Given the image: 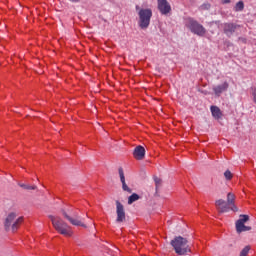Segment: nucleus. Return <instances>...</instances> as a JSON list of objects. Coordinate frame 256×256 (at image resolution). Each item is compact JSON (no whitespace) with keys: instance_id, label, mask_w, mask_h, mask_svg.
Listing matches in <instances>:
<instances>
[{"instance_id":"1","label":"nucleus","mask_w":256,"mask_h":256,"mask_svg":"<svg viewBox=\"0 0 256 256\" xmlns=\"http://www.w3.org/2000/svg\"><path fill=\"white\" fill-rule=\"evenodd\" d=\"M49 219L52 222V225L60 235H64V237H72L73 236V229L69 224H67L61 217L49 215Z\"/></svg>"},{"instance_id":"2","label":"nucleus","mask_w":256,"mask_h":256,"mask_svg":"<svg viewBox=\"0 0 256 256\" xmlns=\"http://www.w3.org/2000/svg\"><path fill=\"white\" fill-rule=\"evenodd\" d=\"M170 245H172L177 255H187V253H191L189 240L182 236H176L173 240H171Z\"/></svg>"},{"instance_id":"3","label":"nucleus","mask_w":256,"mask_h":256,"mask_svg":"<svg viewBox=\"0 0 256 256\" xmlns=\"http://www.w3.org/2000/svg\"><path fill=\"white\" fill-rule=\"evenodd\" d=\"M136 11H138L139 22L138 25L140 29H148L151 25V18L153 17V11L150 8H139L136 6Z\"/></svg>"},{"instance_id":"4","label":"nucleus","mask_w":256,"mask_h":256,"mask_svg":"<svg viewBox=\"0 0 256 256\" xmlns=\"http://www.w3.org/2000/svg\"><path fill=\"white\" fill-rule=\"evenodd\" d=\"M23 223V217H18L15 212H11L5 219L4 226L6 231L12 229V232L15 233L19 229L20 225Z\"/></svg>"},{"instance_id":"5","label":"nucleus","mask_w":256,"mask_h":256,"mask_svg":"<svg viewBox=\"0 0 256 256\" xmlns=\"http://www.w3.org/2000/svg\"><path fill=\"white\" fill-rule=\"evenodd\" d=\"M62 215L71 225H74L75 227H84L87 228V225H85V219L79 215L77 212H73L72 215L70 216L67 214L65 210H62Z\"/></svg>"},{"instance_id":"6","label":"nucleus","mask_w":256,"mask_h":256,"mask_svg":"<svg viewBox=\"0 0 256 256\" xmlns=\"http://www.w3.org/2000/svg\"><path fill=\"white\" fill-rule=\"evenodd\" d=\"M186 27L191 31V33L198 35V37H204L205 33H207V30L203 25L191 18L188 19Z\"/></svg>"},{"instance_id":"7","label":"nucleus","mask_w":256,"mask_h":256,"mask_svg":"<svg viewBox=\"0 0 256 256\" xmlns=\"http://www.w3.org/2000/svg\"><path fill=\"white\" fill-rule=\"evenodd\" d=\"M116 223H123L125 222L126 216H125V207L119 200L116 201Z\"/></svg>"},{"instance_id":"8","label":"nucleus","mask_w":256,"mask_h":256,"mask_svg":"<svg viewBox=\"0 0 256 256\" xmlns=\"http://www.w3.org/2000/svg\"><path fill=\"white\" fill-rule=\"evenodd\" d=\"M158 11L162 15H169L171 13V4L167 0H157Z\"/></svg>"},{"instance_id":"9","label":"nucleus","mask_w":256,"mask_h":256,"mask_svg":"<svg viewBox=\"0 0 256 256\" xmlns=\"http://www.w3.org/2000/svg\"><path fill=\"white\" fill-rule=\"evenodd\" d=\"M215 205L218 208L219 213H229L233 207L232 204H229V202H226L223 199L216 200Z\"/></svg>"},{"instance_id":"10","label":"nucleus","mask_w":256,"mask_h":256,"mask_svg":"<svg viewBox=\"0 0 256 256\" xmlns=\"http://www.w3.org/2000/svg\"><path fill=\"white\" fill-rule=\"evenodd\" d=\"M239 25L235 23H224L223 24V31L227 37H231L235 31H237V28Z\"/></svg>"},{"instance_id":"11","label":"nucleus","mask_w":256,"mask_h":256,"mask_svg":"<svg viewBox=\"0 0 256 256\" xmlns=\"http://www.w3.org/2000/svg\"><path fill=\"white\" fill-rule=\"evenodd\" d=\"M133 155L138 161L143 160L145 158V148L141 145L137 146L133 151Z\"/></svg>"},{"instance_id":"12","label":"nucleus","mask_w":256,"mask_h":256,"mask_svg":"<svg viewBox=\"0 0 256 256\" xmlns=\"http://www.w3.org/2000/svg\"><path fill=\"white\" fill-rule=\"evenodd\" d=\"M228 89H229L228 82H224L223 84L213 87V91L215 95H217L218 97L219 95H221V93H224V91H227Z\"/></svg>"},{"instance_id":"13","label":"nucleus","mask_w":256,"mask_h":256,"mask_svg":"<svg viewBox=\"0 0 256 256\" xmlns=\"http://www.w3.org/2000/svg\"><path fill=\"white\" fill-rule=\"evenodd\" d=\"M227 203H228V205H232L231 211H234V212L239 211V208H237V206H235V194H233V193L227 194Z\"/></svg>"},{"instance_id":"14","label":"nucleus","mask_w":256,"mask_h":256,"mask_svg":"<svg viewBox=\"0 0 256 256\" xmlns=\"http://www.w3.org/2000/svg\"><path fill=\"white\" fill-rule=\"evenodd\" d=\"M210 111L214 119L219 120L221 117H223V112H221V109L218 106H211Z\"/></svg>"},{"instance_id":"15","label":"nucleus","mask_w":256,"mask_h":256,"mask_svg":"<svg viewBox=\"0 0 256 256\" xmlns=\"http://www.w3.org/2000/svg\"><path fill=\"white\" fill-rule=\"evenodd\" d=\"M236 231H237V233H243L245 231H251V227L245 226L244 223L236 222Z\"/></svg>"},{"instance_id":"16","label":"nucleus","mask_w":256,"mask_h":256,"mask_svg":"<svg viewBox=\"0 0 256 256\" xmlns=\"http://www.w3.org/2000/svg\"><path fill=\"white\" fill-rule=\"evenodd\" d=\"M141 197L137 193H133L128 197V205H133L135 201H139Z\"/></svg>"},{"instance_id":"17","label":"nucleus","mask_w":256,"mask_h":256,"mask_svg":"<svg viewBox=\"0 0 256 256\" xmlns=\"http://www.w3.org/2000/svg\"><path fill=\"white\" fill-rule=\"evenodd\" d=\"M243 9H245V4L243 1H239L234 7V11L236 12L243 11Z\"/></svg>"},{"instance_id":"18","label":"nucleus","mask_w":256,"mask_h":256,"mask_svg":"<svg viewBox=\"0 0 256 256\" xmlns=\"http://www.w3.org/2000/svg\"><path fill=\"white\" fill-rule=\"evenodd\" d=\"M247 221H249V215H240V219H238L236 222L245 224Z\"/></svg>"},{"instance_id":"19","label":"nucleus","mask_w":256,"mask_h":256,"mask_svg":"<svg viewBox=\"0 0 256 256\" xmlns=\"http://www.w3.org/2000/svg\"><path fill=\"white\" fill-rule=\"evenodd\" d=\"M224 177L226 181H231L233 179V173H231L229 170H226L224 172Z\"/></svg>"},{"instance_id":"20","label":"nucleus","mask_w":256,"mask_h":256,"mask_svg":"<svg viewBox=\"0 0 256 256\" xmlns=\"http://www.w3.org/2000/svg\"><path fill=\"white\" fill-rule=\"evenodd\" d=\"M118 173L121 183H125V172H123V168H119Z\"/></svg>"},{"instance_id":"21","label":"nucleus","mask_w":256,"mask_h":256,"mask_svg":"<svg viewBox=\"0 0 256 256\" xmlns=\"http://www.w3.org/2000/svg\"><path fill=\"white\" fill-rule=\"evenodd\" d=\"M200 11H209L211 9V4L209 3H204L199 7Z\"/></svg>"},{"instance_id":"22","label":"nucleus","mask_w":256,"mask_h":256,"mask_svg":"<svg viewBox=\"0 0 256 256\" xmlns=\"http://www.w3.org/2000/svg\"><path fill=\"white\" fill-rule=\"evenodd\" d=\"M251 250V247L246 246L245 248L242 249V251L240 252V256H247L249 255V251Z\"/></svg>"},{"instance_id":"23","label":"nucleus","mask_w":256,"mask_h":256,"mask_svg":"<svg viewBox=\"0 0 256 256\" xmlns=\"http://www.w3.org/2000/svg\"><path fill=\"white\" fill-rule=\"evenodd\" d=\"M20 187H22L23 189H27L28 191L37 189V186H35V185L31 186V185H27V184H22V185H20Z\"/></svg>"},{"instance_id":"24","label":"nucleus","mask_w":256,"mask_h":256,"mask_svg":"<svg viewBox=\"0 0 256 256\" xmlns=\"http://www.w3.org/2000/svg\"><path fill=\"white\" fill-rule=\"evenodd\" d=\"M155 185H156V191L161 187L162 180L159 177H154Z\"/></svg>"},{"instance_id":"25","label":"nucleus","mask_w":256,"mask_h":256,"mask_svg":"<svg viewBox=\"0 0 256 256\" xmlns=\"http://www.w3.org/2000/svg\"><path fill=\"white\" fill-rule=\"evenodd\" d=\"M122 189H123V191H126L127 193H132L131 188H129V186H127V182H122Z\"/></svg>"},{"instance_id":"26","label":"nucleus","mask_w":256,"mask_h":256,"mask_svg":"<svg viewBox=\"0 0 256 256\" xmlns=\"http://www.w3.org/2000/svg\"><path fill=\"white\" fill-rule=\"evenodd\" d=\"M224 4L231 3V0H223Z\"/></svg>"},{"instance_id":"27","label":"nucleus","mask_w":256,"mask_h":256,"mask_svg":"<svg viewBox=\"0 0 256 256\" xmlns=\"http://www.w3.org/2000/svg\"><path fill=\"white\" fill-rule=\"evenodd\" d=\"M72 3H79L80 0H70Z\"/></svg>"}]
</instances>
